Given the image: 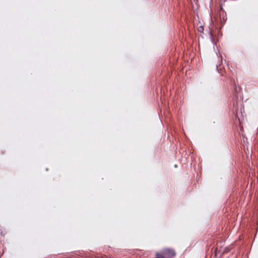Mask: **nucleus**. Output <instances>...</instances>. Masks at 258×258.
<instances>
[{
  "label": "nucleus",
  "mask_w": 258,
  "mask_h": 258,
  "mask_svg": "<svg viewBox=\"0 0 258 258\" xmlns=\"http://www.w3.org/2000/svg\"><path fill=\"white\" fill-rule=\"evenodd\" d=\"M174 167H177V165H175Z\"/></svg>",
  "instance_id": "7"
},
{
  "label": "nucleus",
  "mask_w": 258,
  "mask_h": 258,
  "mask_svg": "<svg viewBox=\"0 0 258 258\" xmlns=\"http://www.w3.org/2000/svg\"><path fill=\"white\" fill-rule=\"evenodd\" d=\"M230 250V249L229 247H226L224 248L223 252H222V254L224 253H227V252H229Z\"/></svg>",
  "instance_id": "2"
},
{
  "label": "nucleus",
  "mask_w": 258,
  "mask_h": 258,
  "mask_svg": "<svg viewBox=\"0 0 258 258\" xmlns=\"http://www.w3.org/2000/svg\"><path fill=\"white\" fill-rule=\"evenodd\" d=\"M215 256H218V253L217 252V249L215 250Z\"/></svg>",
  "instance_id": "6"
},
{
  "label": "nucleus",
  "mask_w": 258,
  "mask_h": 258,
  "mask_svg": "<svg viewBox=\"0 0 258 258\" xmlns=\"http://www.w3.org/2000/svg\"><path fill=\"white\" fill-rule=\"evenodd\" d=\"M220 66V64H219V65H218V64H217V65H216V70H217V71L218 72H219L218 67H219V66Z\"/></svg>",
  "instance_id": "4"
},
{
  "label": "nucleus",
  "mask_w": 258,
  "mask_h": 258,
  "mask_svg": "<svg viewBox=\"0 0 258 258\" xmlns=\"http://www.w3.org/2000/svg\"><path fill=\"white\" fill-rule=\"evenodd\" d=\"M198 30L201 33L203 32V31H204V27H203V26H200L199 28H198Z\"/></svg>",
  "instance_id": "3"
},
{
  "label": "nucleus",
  "mask_w": 258,
  "mask_h": 258,
  "mask_svg": "<svg viewBox=\"0 0 258 258\" xmlns=\"http://www.w3.org/2000/svg\"><path fill=\"white\" fill-rule=\"evenodd\" d=\"M163 253L168 256L173 257L175 255L176 253L175 251L171 248H166L163 250Z\"/></svg>",
  "instance_id": "1"
},
{
  "label": "nucleus",
  "mask_w": 258,
  "mask_h": 258,
  "mask_svg": "<svg viewBox=\"0 0 258 258\" xmlns=\"http://www.w3.org/2000/svg\"><path fill=\"white\" fill-rule=\"evenodd\" d=\"M239 88L235 87V92H238V90H239Z\"/></svg>",
  "instance_id": "5"
}]
</instances>
